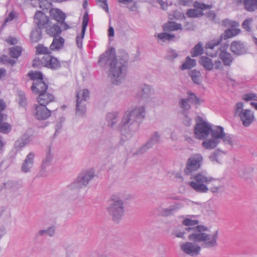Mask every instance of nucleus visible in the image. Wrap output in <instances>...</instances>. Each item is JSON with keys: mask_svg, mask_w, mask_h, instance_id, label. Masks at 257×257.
<instances>
[{"mask_svg": "<svg viewBox=\"0 0 257 257\" xmlns=\"http://www.w3.org/2000/svg\"><path fill=\"white\" fill-rule=\"evenodd\" d=\"M221 140L223 141L225 144H228L231 146L233 145L232 137L231 135L224 133Z\"/></svg>", "mask_w": 257, "mask_h": 257, "instance_id": "50", "label": "nucleus"}, {"mask_svg": "<svg viewBox=\"0 0 257 257\" xmlns=\"http://www.w3.org/2000/svg\"><path fill=\"white\" fill-rule=\"evenodd\" d=\"M55 234V226H51L46 229H42L38 231L37 233V235L43 236L47 235L49 236L52 237Z\"/></svg>", "mask_w": 257, "mask_h": 257, "instance_id": "40", "label": "nucleus"}, {"mask_svg": "<svg viewBox=\"0 0 257 257\" xmlns=\"http://www.w3.org/2000/svg\"><path fill=\"white\" fill-rule=\"evenodd\" d=\"M223 23L225 26H231L232 28L226 29L224 34H222L217 40H213L206 45V53L210 57H214L217 56V51L212 52L211 51H213L216 47L218 46L223 38L226 40L231 38L237 35L240 32V29L233 28L239 26L238 22L226 19L223 21Z\"/></svg>", "mask_w": 257, "mask_h": 257, "instance_id": "4", "label": "nucleus"}, {"mask_svg": "<svg viewBox=\"0 0 257 257\" xmlns=\"http://www.w3.org/2000/svg\"><path fill=\"white\" fill-rule=\"evenodd\" d=\"M242 99L245 101H257V94L254 93H245L242 96Z\"/></svg>", "mask_w": 257, "mask_h": 257, "instance_id": "51", "label": "nucleus"}, {"mask_svg": "<svg viewBox=\"0 0 257 257\" xmlns=\"http://www.w3.org/2000/svg\"><path fill=\"white\" fill-rule=\"evenodd\" d=\"M42 64L44 66L51 68L52 69L56 70L60 68L61 64L59 60L50 55H47L42 59Z\"/></svg>", "mask_w": 257, "mask_h": 257, "instance_id": "17", "label": "nucleus"}, {"mask_svg": "<svg viewBox=\"0 0 257 257\" xmlns=\"http://www.w3.org/2000/svg\"><path fill=\"white\" fill-rule=\"evenodd\" d=\"M225 154V152L217 149L209 157V159L212 162L221 163L222 158Z\"/></svg>", "mask_w": 257, "mask_h": 257, "instance_id": "32", "label": "nucleus"}, {"mask_svg": "<svg viewBox=\"0 0 257 257\" xmlns=\"http://www.w3.org/2000/svg\"><path fill=\"white\" fill-rule=\"evenodd\" d=\"M28 75L30 78L33 80L34 81L39 80V79L43 80V74L40 72H30Z\"/></svg>", "mask_w": 257, "mask_h": 257, "instance_id": "47", "label": "nucleus"}, {"mask_svg": "<svg viewBox=\"0 0 257 257\" xmlns=\"http://www.w3.org/2000/svg\"><path fill=\"white\" fill-rule=\"evenodd\" d=\"M194 29V26L193 23L185 22L184 23V30L185 31H193Z\"/></svg>", "mask_w": 257, "mask_h": 257, "instance_id": "60", "label": "nucleus"}, {"mask_svg": "<svg viewBox=\"0 0 257 257\" xmlns=\"http://www.w3.org/2000/svg\"><path fill=\"white\" fill-rule=\"evenodd\" d=\"M22 52V47L16 46L10 48V55L14 58H18L21 55Z\"/></svg>", "mask_w": 257, "mask_h": 257, "instance_id": "42", "label": "nucleus"}, {"mask_svg": "<svg viewBox=\"0 0 257 257\" xmlns=\"http://www.w3.org/2000/svg\"><path fill=\"white\" fill-rule=\"evenodd\" d=\"M85 33L83 32V30H81V36H78L76 37V43L79 48L82 47V40L84 38Z\"/></svg>", "mask_w": 257, "mask_h": 257, "instance_id": "58", "label": "nucleus"}, {"mask_svg": "<svg viewBox=\"0 0 257 257\" xmlns=\"http://www.w3.org/2000/svg\"><path fill=\"white\" fill-rule=\"evenodd\" d=\"M34 113L37 119L45 120L51 115V111L46 107V106L37 105L35 106Z\"/></svg>", "mask_w": 257, "mask_h": 257, "instance_id": "16", "label": "nucleus"}, {"mask_svg": "<svg viewBox=\"0 0 257 257\" xmlns=\"http://www.w3.org/2000/svg\"><path fill=\"white\" fill-rule=\"evenodd\" d=\"M204 49L201 42L198 43L191 51V55L192 57H195L201 55L203 53Z\"/></svg>", "mask_w": 257, "mask_h": 257, "instance_id": "37", "label": "nucleus"}, {"mask_svg": "<svg viewBox=\"0 0 257 257\" xmlns=\"http://www.w3.org/2000/svg\"><path fill=\"white\" fill-rule=\"evenodd\" d=\"M206 17L209 18L210 20L215 21L216 14L213 11H209L206 14Z\"/></svg>", "mask_w": 257, "mask_h": 257, "instance_id": "64", "label": "nucleus"}, {"mask_svg": "<svg viewBox=\"0 0 257 257\" xmlns=\"http://www.w3.org/2000/svg\"><path fill=\"white\" fill-rule=\"evenodd\" d=\"M35 26L42 29H47L51 24L50 19L41 11H37L34 17Z\"/></svg>", "mask_w": 257, "mask_h": 257, "instance_id": "13", "label": "nucleus"}, {"mask_svg": "<svg viewBox=\"0 0 257 257\" xmlns=\"http://www.w3.org/2000/svg\"><path fill=\"white\" fill-rule=\"evenodd\" d=\"M175 37V35L173 34L166 33H161L158 34L157 35L158 38L163 42L171 41Z\"/></svg>", "mask_w": 257, "mask_h": 257, "instance_id": "43", "label": "nucleus"}, {"mask_svg": "<svg viewBox=\"0 0 257 257\" xmlns=\"http://www.w3.org/2000/svg\"><path fill=\"white\" fill-rule=\"evenodd\" d=\"M183 29L182 25L181 24H178L173 21L168 22L163 25V30L164 31H174L179 30H182Z\"/></svg>", "mask_w": 257, "mask_h": 257, "instance_id": "29", "label": "nucleus"}, {"mask_svg": "<svg viewBox=\"0 0 257 257\" xmlns=\"http://www.w3.org/2000/svg\"><path fill=\"white\" fill-rule=\"evenodd\" d=\"M76 114L79 116H83L86 110V101L89 98V91L87 89H84L82 91H79L76 95Z\"/></svg>", "mask_w": 257, "mask_h": 257, "instance_id": "10", "label": "nucleus"}, {"mask_svg": "<svg viewBox=\"0 0 257 257\" xmlns=\"http://www.w3.org/2000/svg\"><path fill=\"white\" fill-rule=\"evenodd\" d=\"M50 14L51 18L56 21L59 24L61 25L64 30H66L70 28L64 21L66 19V15L59 9H51L50 10Z\"/></svg>", "mask_w": 257, "mask_h": 257, "instance_id": "15", "label": "nucleus"}, {"mask_svg": "<svg viewBox=\"0 0 257 257\" xmlns=\"http://www.w3.org/2000/svg\"><path fill=\"white\" fill-rule=\"evenodd\" d=\"M64 43V39L61 37H54L50 46L51 50H58L62 48Z\"/></svg>", "mask_w": 257, "mask_h": 257, "instance_id": "31", "label": "nucleus"}, {"mask_svg": "<svg viewBox=\"0 0 257 257\" xmlns=\"http://www.w3.org/2000/svg\"><path fill=\"white\" fill-rule=\"evenodd\" d=\"M199 63L207 70L210 71L213 68V62L208 57L201 56Z\"/></svg>", "mask_w": 257, "mask_h": 257, "instance_id": "33", "label": "nucleus"}, {"mask_svg": "<svg viewBox=\"0 0 257 257\" xmlns=\"http://www.w3.org/2000/svg\"><path fill=\"white\" fill-rule=\"evenodd\" d=\"M145 114V108L144 106H137L126 111L118 125L121 134L127 139H130L138 130L140 121L144 118Z\"/></svg>", "mask_w": 257, "mask_h": 257, "instance_id": "3", "label": "nucleus"}, {"mask_svg": "<svg viewBox=\"0 0 257 257\" xmlns=\"http://www.w3.org/2000/svg\"><path fill=\"white\" fill-rule=\"evenodd\" d=\"M223 130V128L220 126H215L213 128L210 126L211 137L220 141L221 138L223 137L224 133Z\"/></svg>", "mask_w": 257, "mask_h": 257, "instance_id": "30", "label": "nucleus"}, {"mask_svg": "<svg viewBox=\"0 0 257 257\" xmlns=\"http://www.w3.org/2000/svg\"><path fill=\"white\" fill-rule=\"evenodd\" d=\"M178 56L177 52L173 49H169L167 51V53L166 55V59L172 61L176 58Z\"/></svg>", "mask_w": 257, "mask_h": 257, "instance_id": "52", "label": "nucleus"}, {"mask_svg": "<svg viewBox=\"0 0 257 257\" xmlns=\"http://www.w3.org/2000/svg\"><path fill=\"white\" fill-rule=\"evenodd\" d=\"M189 98L181 99L179 101L180 107L183 109V112L190 108V105L189 103Z\"/></svg>", "mask_w": 257, "mask_h": 257, "instance_id": "48", "label": "nucleus"}, {"mask_svg": "<svg viewBox=\"0 0 257 257\" xmlns=\"http://www.w3.org/2000/svg\"><path fill=\"white\" fill-rule=\"evenodd\" d=\"M3 61L4 64H10L14 65L16 63V61L14 60L10 59L7 56H4Z\"/></svg>", "mask_w": 257, "mask_h": 257, "instance_id": "63", "label": "nucleus"}, {"mask_svg": "<svg viewBox=\"0 0 257 257\" xmlns=\"http://www.w3.org/2000/svg\"><path fill=\"white\" fill-rule=\"evenodd\" d=\"M183 207V205L181 203H175L166 208L163 209L161 211V214L165 217L171 216Z\"/></svg>", "mask_w": 257, "mask_h": 257, "instance_id": "24", "label": "nucleus"}, {"mask_svg": "<svg viewBox=\"0 0 257 257\" xmlns=\"http://www.w3.org/2000/svg\"><path fill=\"white\" fill-rule=\"evenodd\" d=\"M189 75L194 83L199 84L201 81V75L199 71L196 69L191 70Z\"/></svg>", "mask_w": 257, "mask_h": 257, "instance_id": "36", "label": "nucleus"}, {"mask_svg": "<svg viewBox=\"0 0 257 257\" xmlns=\"http://www.w3.org/2000/svg\"><path fill=\"white\" fill-rule=\"evenodd\" d=\"M252 18H248L245 19L242 24L243 28L246 31L250 32L251 30L250 25L252 23Z\"/></svg>", "mask_w": 257, "mask_h": 257, "instance_id": "55", "label": "nucleus"}, {"mask_svg": "<svg viewBox=\"0 0 257 257\" xmlns=\"http://www.w3.org/2000/svg\"><path fill=\"white\" fill-rule=\"evenodd\" d=\"M245 9L248 12H253L257 9V0H246Z\"/></svg>", "mask_w": 257, "mask_h": 257, "instance_id": "41", "label": "nucleus"}, {"mask_svg": "<svg viewBox=\"0 0 257 257\" xmlns=\"http://www.w3.org/2000/svg\"><path fill=\"white\" fill-rule=\"evenodd\" d=\"M27 140L23 138H19L15 143V147L18 150H20L27 144Z\"/></svg>", "mask_w": 257, "mask_h": 257, "instance_id": "49", "label": "nucleus"}, {"mask_svg": "<svg viewBox=\"0 0 257 257\" xmlns=\"http://www.w3.org/2000/svg\"><path fill=\"white\" fill-rule=\"evenodd\" d=\"M196 65V60L194 59H191L190 57L188 56L186 58V60L183 63L181 67L182 70L189 69L195 66Z\"/></svg>", "mask_w": 257, "mask_h": 257, "instance_id": "39", "label": "nucleus"}, {"mask_svg": "<svg viewBox=\"0 0 257 257\" xmlns=\"http://www.w3.org/2000/svg\"><path fill=\"white\" fill-rule=\"evenodd\" d=\"M187 98H189V101H191L192 103H194L195 104H199V98L195 95L194 93L191 92L188 93V96Z\"/></svg>", "mask_w": 257, "mask_h": 257, "instance_id": "56", "label": "nucleus"}, {"mask_svg": "<svg viewBox=\"0 0 257 257\" xmlns=\"http://www.w3.org/2000/svg\"><path fill=\"white\" fill-rule=\"evenodd\" d=\"M253 170V168L251 167L241 165L237 169V172L239 177L247 179L250 177Z\"/></svg>", "mask_w": 257, "mask_h": 257, "instance_id": "22", "label": "nucleus"}, {"mask_svg": "<svg viewBox=\"0 0 257 257\" xmlns=\"http://www.w3.org/2000/svg\"><path fill=\"white\" fill-rule=\"evenodd\" d=\"M210 125L205 121L196 124L194 128L195 137L199 140H205L210 133Z\"/></svg>", "mask_w": 257, "mask_h": 257, "instance_id": "12", "label": "nucleus"}, {"mask_svg": "<svg viewBox=\"0 0 257 257\" xmlns=\"http://www.w3.org/2000/svg\"><path fill=\"white\" fill-rule=\"evenodd\" d=\"M48 88V85L45 83L43 80L39 79L36 81H34L32 85L31 89L34 93L41 94V93L46 92Z\"/></svg>", "mask_w": 257, "mask_h": 257, "instance_id": "21", "label": "nucleus"}, {"mask_svg": "<svg viewBox=\"0 0 257 257\" xmlns=\"http://www.w3.org/2000/svg\"><path fill=\"white\" fill-rule=\"evenodd\" d=\"M161 135L158 132H154L147 141L148 145L152 148L155 145L160 142Z\"/></svg>", "mask_w": 257, "mask_h": 257, "instance_id": "34", "label": "nucleus"}, {"mask_svg": "<svg viewBox=\"0 0 257 257\" xmlns=\"http://www.w3.org/2000/svg\"><path fill=\"white\" fill-rule=\"evenodd\" d=\"M52 159L53 154L49 150L47 153L46 157L44 159L42 164L41 169L43 171L45 172L47 168L51 165Z\"/></svg>", "mask_w": 257, "mask_h": 257, "instance_id": "38", "label": "nucleus"}, {"mask_svg": "<svg viewBox=\"0 0 257 257\" xmlns=\"http://www.w3.org/2000/svg\"><path fill=\"white\" fill-rule=\"evenodd\" d=\"M54 99L53 95L49 93H41L39 94L37 98L39 105L46 106L49 103L53 101Z\"/></svg>", "mask_w": 257, "mask_h": 257, "instance_id": "23", "label": "nucleus"}, {"mask_svg": "<svg viewBox=\"0 0 257 257\" xmlns=\"http://www.w3.org/2000/svg\"><path fill=\"white\" fill-rule=\"evenodd\" d=\"M42 29L36 26L32 31L30 36L33 42H38L41 40L42 35Z\"/></svg>", "mask_w": 257, "mask_h": 257, "instance_id": "35", "label": "nucleus"}, {"mask_svg": "<svg viewBox=\"0 0 257 257\" xmlns=\"http://www.w3.org/2000/svg\"><path fill=\"white\" fill-rule=\"evenodd\" d=\"M93 177L94 173L91 171L82 172L73 182L68 185L67 187L70 190L78 193L80 189L85 187L88 185Z\"/></svg>", "mask_w": 257, "mask_h": 257, "instance_id": "7", "label": "nucleus"}, {"mask_svg": "<svg viewBox=\"0 0 257 257\" xmlns=\"http://www.w3.org/2000/svg\"><path fill=\"white\" fill-rule=\"evenodd\" d=\"M230 50L233 53L237 55L244 54L247 52V49L240 41L232 42L230 45Z\"/></svg>", "mask_w": 257, "mask_h": 257, "instance_id": "19", "label": "nucleus"}, {"mask_svg": "<svg viewBox=\"0 0 257 257\" xmlns=\"http://www.w3.org/2000/svg\"><path fill=\"white\" fill-rule=\"evenodd\" d=\"M182 224L187 226L185 231L189 233L188 239L192 241L202 243V248H213L216 247L218 238V231L216 230L211 234L208 233L207 227L198 225V220H192L185 218L182 221Z\"/></svg>", "mask_w": 257, "mask_h": 257, "instance_id": "2", "label": "nucleus"}, {"mask_svg": "<svg viewBox=\"0 0 257 257\" xmlns=\"http://www.w3.org/2000/svg\"><path fill=\"white\" fill-rule=\"evenodd\" d=\"M18 101L20 106L25 107L27 105V99L24 92L22 91H18Z\"/></svg>", "mask_w": 257, "mask_h": 257, "instance_id": "44", "label": "nucleus"}, {"mask_svg": "<svg viewBox=\"0 0 257 257\" xmlns=\"http://www.w3.org/2000/svg\"><path fill=\"white\" fill-rule=\"evenodd\" d=\"M127 56L119 59L116 58L115 49L111 48L100 55L98 64L102 67L109 64L108 77L113 84L119 85L125 80L127 73Z\"/></svg>", "mask_w": 257, "mask_h": 257, "instance_id": "1", "label": "nucleus"}, {"mask_svg": "<svg viewBox=\"0 0 257 257\" xmlns=\"http://www.w3.org/2000/svg\"><path fill=\"white\" fill-rule=\"evenodd\" d=\"M242 102H237L234 107V115L240 118L242 125L245 127L249 126L255 120L254 112L251 110L243 109Z\"/></svg>", "mask_w": 257, "mask_h": 257, "instance_id": "6", "label": "nucleus"}, {"mask_svg": "<svg viewBox=\"0 0 257 257\" xmlns=\"http://www.w3.org/2000/svg\"><path fill=\"white\" fill-rule=\"evenodd\" d=\"M203 161L202 156L200 154L192 155L187 160L184 173L186 175L192 176L201 167Z\"/></svg>", "mask_w": 257, "mask_h": 257, "instance_id": "8", "label": "nucleus"}, {"mask_svg": "<svg viewBox=\"0 0 257 257\" xmlns=\"http://www.w3.org/2000/svg\"><path fill=\"white\" fill-rule=\"evenodd\" d=\"M186 15L189 18H197L202 16L203 14L200 10L190 9L187 11Z\"/></svg>", "mask_w": 257, "mask_h": 257, "instance_id": "45", "label": "nucleus"}, {"mask_svg": "<svg viewBox=\"0 0 257 257\" xmlns=\"http://www.w3.org/2000/svg\"><path fill=\"white\" fill-rule=\"evenodd\" d=\"M107 210L113 220L115 222H118L122 218L124 212L122 200L119 198L112 199Z\"/></svg>", "mask_w": 257, "mask_h": 257, "instance_id": "9", "label": "nucleus"}, {"mask_svg": "<svg viewBox=\"0 0 257 257\" xmlns=\"http://www.w3.org/2000/svg\"><path fill=\"white\" fill-rule=\"evenodd\" d=\"M151 95V87L149 85L143 84L140 86V91L137 93L139 98H147Z\"/></svg>", "mask_w": 257, "mask_h": 257, "instance_id": "27", "label": "nucleus"}, {"mask_svg": "<svg viewBox=\"0 0 257 257\" xmlns=\"http://www.w3.org/2000/svg\"><path fill=\"white\" fill-rule=\"evenodd\" d=\"M62 30H64L61 27V25L57 23L53 24L51 26V25L49 27L46 29V33L51 36L54 37H57V35H59Z\"/></svg>", "mask_w": 257, "mask_h": 257, "instance_id": "25", "label": "nucleus"}, {"mask_svg": "<svg viewBox=\"0 0 257 257\" xmlns=\"http://www.w3.org/2000/svg\"><path fill=\"white\" fill-rule=\"evenodd\" d=\"M228 46V44H224L219 48H218V46L216 47L213 51H211L212 52H215L217 51V55L219 50V58L222 61L223 64L225 66H230L233 59L231 54L226 51Z\"/></svg>", "mask_w": 257, "mask_h": 257, "instance_id": "14", "label": "nucleus"}, {"mask_svg": "<svg viewBox=\"0 0 257 257\" xmlns=\"http://www.w3.org/2000/svg\"><path fill=\"white\" fill-rule=\"evenodd\" d=\"M194 7L197 9H200L202 10H205L206 9H210L212 8V6L210 5H206L203 3L196 1L194 2Z\"/></svg>", "mask_w": 257, "mask_h": 257, "instance_id": "53", "label": "nucleus"}, {"mask_svg": "<svg viewBox=\"0 0 257 257\" xmlns=\"http://www.w3.org/2000/svg\"><path fill=\"white\" fill-rule=\"evenodd\" d=\"M182 113L184 114L183 122L184 124L187 126L190 125L191 123V119L188 116L186 112H183Z\"/></svg>", "mask_w": 257, "mask_h": 257, "instance_id": "62", "label": "nucleus"}, {"mask_svg": "<svg viewBox=\"0 0 257 257\" xmlns=\"http://www.w3.org/2000/svg\"><path fill=\"white\" fill-rule=\"evenodd\" d=\"M88 18L87 13H85L83 17L82 20V30H83V32L85 33L86 27L88 25Z\"/></svg>", "mask_w": 257, "mask_h": 257, "instance_id": "59", "label": "nucleus"}, {"mask_svg": "<svg viewBox=\"0 0 257 257\" xmlns=\"http://www.w3.org/2000/svg\"><path fill=\"white\" fill-rule=\"evenodd\" d=\"M172 234L176 237L181 238L182 239H185V232L184 231H181V230L176 229L173 231Z\"/></svg>", "mask_w": 257, "mask_h": 257, "instance_id": "57", "label": "nucleus"}, {"mask_svg": "<svg viewBox=\"0 0 257 257\" xmlns=\"http://www.w3.org/2000/svg\"><path fill=\"white\" fill-rule=\"evenodd\" d=\"M37 52L38 54H49L50 53V49L47 47H44L43 45H39L36 47Z\"/></svg>", "mask_w": 257, "mask_h": 257, "instance_id": "54", "label": "nucleus"}, {"mask_svg": "<svg viewBox=\"0 0 257 257\" xmlns=\"http://www.w3.org/2000/svg\"><path fill=\"white\" fill-rule=\"evenodd\" d=\"M219 142L220 141H218V140L214 139L211 137V139H205L202 143V146L206 150H213L217 146Z\"/></svg>", "mask_w": 257, "mask_h": 257, "instance_id": "28", "label": "nucleus"}, {"mask_svg": "<svg viewBox=\"0 0 257 257\" xmlns=\"http://www.w3.org/2000/svg\"><path fill=\"white\" fill-rule=\"evenodd\" d=\"M107 125L110 127H113L118 122L119 116L118 112H111L106 114V116Z\"/></svg>", "mask_w": 257, "mask_h": 257, "instance_id": "26", "label": "nucleus"}, {"mask_svg": "<svg viewBox=\"0 0 257 257\" xmlns=\"http://www.w3.org/2000/svg\"><path fill=\"white\" fill-rule=\"evenodd\" d=\"M152 148L148 145L147 143L143 144L140 148L136 150V151L134 153V155H141L145 153H146L148 150Z\"/></svg>", "mask_w": 257, "mask_h": 257, "instance_id": "46", "label": "nucleus"}, {"mask_svg": "<svg viewBox=\"0 0 257 257\" xmlns=\"http://www.w3.org/2000/svg\"><path fill=\"white\" fill-rule=\"evenodd\" d=\"M191 178L194 181L190 182L189 185L199 193H206L208 188L204 183H210L214 180L212 177L207 176L206 172L198 173Z\"/></svg>", "mask_w": 257, "mask_h": 257, "instance_id": "5", "label": "nucleus"}, {"mask_svg": "<svg viewBox=\"0 0 257 257\" xmlns=\"http://www.w3.org/2000/svg\"><path fill=\"white\" fill-rule=\"evenodd\" d=\"M181 250L185 254L191 256L199 255L201 249L202 243L199 242L186 241L180 243Z\"/></svg>", "mask_w": 257, "mask_h": 257, "instance_id": "11", "label": "nucleus"}, {"mask_svg": "<svg viewBox=\"0 0 257 257\" xmlns=\"http://www.w3.org/2000/svg\"><path fill=\"white\" fill-rule=\"evenodd\" d=\"M22 187L23 183L21 181L9 180L3 183L2 189L16 192Z\"/></svg>", "mask_w": 257, "mask_h": 257, "instance_id": "20", "label": "nucleus"}, {"mask_svg": "<svg viewBox=\"0 0 257 257\" xmlns=\"http://www.w3.org/2000/svg\"><path fill=\"white\" fill-rule=\"evenodd\" d=\"M96 2L100 4V6L107 13H108V8L106 0H96Z\"/></svg>", "mask_w": 257, "mask_h": 257, "instance_id": "61", "label": "nucleus"}, {"mask_svg": "<svg viewBox=\"0 0 257 257\" xmlns=\"http://www.w3.org/2000/svg\"><path fill=\"white\" fill-rule=\"evenodd\" d=\"M35 154L30 152L26 156L21 166V171L24 173L30 172L34 162Z\"/></svg>", "mask_w": 257, "mask_h": 257, "instance_id": "18", "label": "nucleus"}]
</instances>
